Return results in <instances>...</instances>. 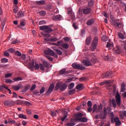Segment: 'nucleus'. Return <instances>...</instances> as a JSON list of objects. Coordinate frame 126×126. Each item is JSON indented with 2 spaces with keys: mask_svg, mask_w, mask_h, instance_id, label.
Returning a JSON list of instances; mask_svg holds the SVG:
<instances>
[{
  "mask_svg": "<svg viewBox=\"0 0 126 126\" xmlns=\"http://www.w3.org/2000/svg\"><path fill=\"white\" fill-rule=\"evenodd\" d=\"M34 68L36 70L39 69V68H40V65H39V64L35 63V64L34 65Z\"/></svg>",
  "mask_w": 126,
  "mask_h": 126,
  "instance_id": "nucleus-56",
  "label": "nucleus"
},
{
  "mask_svg": "<svg viewBox=\"0 0 126 126\" xmlns=\"http://www.w3.org/2000/svg\"><path fill=\"white\" fill-rule=\"evenodd\" d=\"M101 40H102V41H103V42H106V41H107V40H108V38H107V36H103L101 37Z\"/></svg>",
  "mask_w": 126,
  "mask_h": 126,
  "instance_id": "nucleus-51",
  "label": "nucleus"
},
{
  "mask_svg": "<svg viewBox=\"0 0 126 126\" xmlns=\"http://www.w3.org/2000/svg\"><path fill=\"white\" fill-rule=\"evenodd\" d=\"M110 117L111 124H114V119H115V114H114V113L111 112L110 113Z\"/></svg>",
  "mask_w": 126,
  "mask_h": 126,
  "instance_id": "nucleus-25",
  "label": "nucleus"
},
{
  "mask_svg": "<svg viewBox=\"0 0 126 126\" xmlns=\"http://www.w3.org/2000/svg\"><path fill=\"white\" fill-rule=\"evenodd\" d=\"M82 63H83L84 65H86V66H90V65H92L91 62H90L89 60H83L82 61Z\"/></svg>",
  "mask_w": 126,
  "mask_h": 126,
  "instance_id": "nucleus-10",
  "label": "nucleus"
},
{
  "mask_svg": "<svg viewBox=\"0 0 126 126\" xmlns=\"http://www.w3.org/2000/svg\"><path fill=\"white\" fill-rule=\"evenodd\" d=\"M51 116H52V117H56V116H57V113L55 111H51Z\"/></svg>",
  "mask_w": 126,
  "mask_h": 126,
  "instance_id": "nucleus-59",
  "label": "nucleus"
},
{
  "mask_svg": "<svg viewBox=\"0 0 126 126\" xmlns=\"http://www.w3.org/2000/svg\"><path fill=\"white\" fill-rule=\"evenodd\" d=\"M72 67L75 69H80L81 70H84L85 68L83 66H81L79 64L74 63L72 64Z\"/></svg>",
  "mask_w": 126,
  "mask_h": 126,
  "instance_id": "nucleus-3",
  "label": "nucleus"
},
{
  "mask_svg": "<svg viewBox=\"0 0 126 126\" xmlns=\"http://www.w3.org/2000/svg\"><path fill=\"white\" fill-rule=\"evenodd\" d=\"M106 116H105V115L103 114V111L100 112V113L99 114V119H101V120H105L106 118Z\"/></svg>",
  "mask_w": 126,
  "mask_h": 126,
  "instance_id": "nucleus-15",
  "label": "nucleus"
},
{
  "mask_svg": "<svg viewBox=\"0 0 126 126\" xmlns=\"http://www.w3.org/2000/svg\"><path fill=\"white\" fill-rule=\"evenodd\" d=\"M72 120L73 119H71L70 120V122L66 124L67 126H75L76 124H75V123L73 122Z\"/></svg>",
  "mask_w": 126,
  "mask_h": 126,
  "instance_id": "nucleus-18",
  "label": "nucleus"
},
{
  "mask_svg": "<svg viewBox=\"0 0 126 126\" xmlns=\"http://www.w3.org/2000/svg\"><path fill=\"white\" fill-rule=\"evenodd\" d=\"M92 40V39H91V36L88 37L86 40V43L87 44V45H89V44H90V43H91Z\"/></svg>",
  "mask_w": 126,
  "mask_h": 126,
  "instance_id": "nucleus-28",
  "label": "nucleus"
},
{
  "mask_svg": "<svg viewBox=\"0 0 126 126\" xmlns=\"http://www.w3.org/2000/svg\"><path fill=\"white\" fill-rule=\"evenodd\" d=\"M16 56H18V57H21L22 54L19 51H17L15 52Z\"/></svg>",
  "mask_w": 126,
  "mask_h": 126,
  "instance_id": "nucleus-55",
  "label": "nucleus"
},
{
  "mask_svg": "<svg viewBox=\"0 0 126 126\" xmlns=\"http://www.w3.org/2000/svg\"><path fill=\"white\" fill-rule=\"evenodd\" d=\"M5 88V89H7V91H9V94H11V90L10 89H8V87L6 86V85H0V91H3V89Z\"/></svg>",
  "mask_w": 126,
  "mask_h": 126,
  "instance_id": "nucleus-9",
  "label": "nucleus"
},
{
  "mask_svg": "<svg viewBox=\"0 0 126 126\" xmlns=\"http://www.w3.org/2000/svg\"><path fill=\"white\" fill-rule=\"evenodd\" d=\"M113 53L114 54H116V55H120L121 53H123V50H122L121 46H117L116 47V48H114Z\"/></svg>",
  "mask_w": 126,
  "mask_h": 126,
  "instance_id": "nucleus-4",
  "label": "nucleus"
},
{
  "mask_svg": "<svg viewBox=\"0 0 126 126\" xmlns=\"http://www.w3.org/2000/svg\"><path fill=\"white\" fill-rule=\"evenodd\" d=\"M95 112H97V105H96V104H94V106H93V113H95Z\"/></svg>",
  "mask_w": 126,
  "mask_h": 126,
  "instance_id": "nucleus-41",
  "label": "nucleus"
},
{
  "mask_svg": "<svg viewBox=\"0 0 126 126\" xmlns=\"http://www.w3.org/2000/svg\"><path fill=\"white\" fill-rule=\"evenodd\" d=\"M91 62L92 63H96L97 60L95 58H93L91 60Z\"/></svg>",
  "mask_w": 126,
  "mask_h": 126,
  "instance_id": "nucleus-60",
  "label": "nucleus"
},
{
  "mask_svg": "<svg viewBox=\"0 0 126 126\" xmlns=\"http://www.w3.org/2000/svg\"><path fill=\"white\" fill-rule=\"evenodd\" d=\"M12 89L15 91H18L20 89V86L17 85H13L12 86Z\"/></svg>",
  "mask_w": 126,
  "mask_h": 126,
  "instance_id": "nucleus-14",
  "label": "nucleus"
},
{
  "mask_svg": "<svg viewBox=\"0 0 126 126\" xmlns=\"http://www.w3.org/2000/svg\"><path fill=\"white\" fill-rule=\"evenodd\" d=\"M20 41L18 39H15V40L11 42L12 45H14L15 44H18V43H19Z\"/></svg>",
  "mask_w": 126,
  "mask_h": 126,
  "instance_id": "nucleus-47",
  "label": "nucleus"
},
{
  "mask_svg": "<svg viewBox=\"0 0 126 126\" xmlns=\"http://www.w3.org/2000/svg\"><path fill=\"white\" fill-rule=\"evenodd\" d=\"M62 46L63 47V49H68V44H65V43H63L62 45Z\"/></svg>",
  "mask_w": 126,
  "mask_h": 126,
  "instance_id": "nucleus-44",
  "label": "nucleus"
},
{
  "mask_svg": "<svg viewBox=\"0 0 126 126\" xmlns=\"http://www.w3.org/2000/svg\"><path fill=\"white\" fill-rule=\"evenodd\" d=\"M13 80H14L15 81H20L22 80V78L21 77H18L17 78H14L13 79Z\"/></svg>",
  "mask_w": 126,
  "mask_h": 126,
  "instance_id": "nucleus-50",
  "label": "nucleus"
},
{
  "mask_svg": "<svg viewBox=\"0 0 126 126\" xmlns=\"http://www.w3.org/2000/svg\"><path fill=\"white\" fill-rule=\"evenodd\" d=\"M19 118H20V119H25V120L27 119V117L26 115L23 114H21L18 115Z\"/></svg>",
  "mask_w": 126,
  "mask_h": 126,
  "instance_id": "nucleus-30",
  "label": "nucleus"
},
{
  "mask_svg": "<svg viewBox=\"0 0 126 126\" xmlns=\"http://www.w3.org/2000/svg\"><path fill=\"white\" fill-rule=\"evenodd\" d=\"M98 41H99V38H98V37L97 36L94 37L92 43V45L90 47L91 51H92V52H94L96 48H97V44H98Z\"/></svg>",
  "mask_w": 126,
  "mask_h": 126,
  "instance_id": "nucleus-1",
  "label": "nucleus"
},
{
  "mask_svg": "<svg viewBox=\"0 0 126 126\" xmlns=\"http://www.w3.org/2000/svg\"><path fill=\"white\" fill-rule=\"evenodd\" d=\"M94 3V1L93 0H91L88 3L89 6H92V5H93Z\"/></svg>",
  "mask_w": 126,
  "mask_h": 126,
  "instance_id": "nucleus-58",
  "label": "nucleus"
},
{
  "mask_svg": "<svg viewBox=\"0 0 126 126\" xmlns=\"http://www.w3.org/2000/svg\"><path fill=\"white\" fill-rule=\"evenodd\" d=\"M11 101L9 100H7L4 102V104L5 106H11Z\"/></svg>",
  "mask_w": 126,
  "mask_h": 126,
  "instance_id": "nucleus-34",
  "label": "nucleus"
},
{
  "mask_svg": "<svg viewBox=\"0 0 126 126\" xmlns=\"http://www.w3.org/2000/svg\"><path fill=\"white\" fill-rule=\"evenodd\" d=\"M94 24V19H93L89 20L86 23L88 26H90V25H92V24Z\"/></svg>",
  "mask_w": 126,
  "mask_h": 126,
  "instance_id": "nucleus-16",
  "label": "nucleus"
},
{
  "mask_svg": "<svg viewBox=\"0 0 126 126\" xmlns=\"http://www.w3.org/2000/svg\"><path fill=\"white\" fill-rule=\"evenodd\" d=\"M126 91V85L125 83H122L121 84V92H125Z\"/></svg>",
  "mask_w": 126,
  "mask_h": 126,
  "instance_id": "nucleus-31",
  "label": "nucleus"
},
{
  "mask_svg": "<svg viewBox=\"0 0 126 126\" xmlns=\"http://www.w3.org/2000/svg\"><path fill=\"white\" fill-rule=\"evenodd\" d=\"M39 67H40L41 70H45V68H46V67L43 65V64H40Z\"/></svg>",
  "mask_w": 126,
  "mask_h": 126,
  "instance_id": "nucleus-48",
  "label": "nucleus"
},
{
  "mask_svg": "<svg viewBox=\"0 0 126 126\" xmlns=\"http://www.w3.org/2000/svg\"><path fill=\"white\" fill-rule=\"evenodd\" d=\"M112 104L114 108H116L117 107V103H116V100L114 98H113L112 99Z\"/></svg>",
  "mask_w": 126,
  "mask_h": 126,
  "instance_id": "nucleus-38",
  "label": "nucleus"
},
{
  "mask_svg": "<svg viewBox=\"0 0 126 126\" xmlns=\"http://www.w3.org/2000/svg\"><path fill=\"white\" fill-rule=\"evenodd\" d=\"M75 92V89H73L72 90H69L68 91V94L69 95H72L74 94V93Z\"/></svg>",
  "mask_w": 126,
  "mask_h": 126,
  "instance_id": "nucleus-45",
  "label": "nucleus"
},
{
  "mask_svg": "<svg viewBox=\"0 0 126 126\" xmlns=\"http://www.w3.org/2000/svg\"><path fill=\"white\" fill-rule=\"evenodd\" d=\"M118 35L119 38H120V39H125V35H124V34H123L122 33L119 32Z\"/></svg>",
  "mask_w": 126,
  "mask_h": 126,
  "instance_id": "nucleus-39",
  "label": "nucleus"
},
{
  "mask_svg": "<svg viewBox=\"0 0 126 126\" xmlns=\"http://www.w3.org/2000/svg\"><path fill=\"white\" fill-rule=\"evenodd\" d=\"M9 52L6 50V51H5V52H4V56H5V57H9Z\"/></svg>",
  "mask_w": 126,
  "mask_h": 126,
  "instance_id": "nucleus-61",
  "label": "nucleus"
},
{
  "mask_svg": "<svg viewBox=\"0 0 126 126\" xmlns=\"http://www.w3.org/2000/svg\"><path fill=\"white\" fill-rule=\"evenodd\" d=\"M51 32H53V30L51 28H50V27L48 26V29L46 31H44L45 33H47V34H50Z\"/></svg>",
  "mask_w": 126,
  "mask_h": 126,
  "instance_id": "nucleus-26",
  "label": "nucleus"
},
{
  "mask_svg": "<svg viewBox=\"0 0 126 126\" xmlns=\"http://www.w3.org/2000/svg\"><path fill=\"white\" fill-rule=\"evenodd\" d=\"M115 123V126H121V124H122V122L120 120V118L119 117H116L113 119V123Z\"/></svg>",
  "mask_w": 126,
  "mask_h": 126,
  "instance_id": "nucleus-6",
  "label": "nucleus"
},
{
  "mask_svg": "<svg viewBox=\"0 0 126 126\" xmlns=\"http://www.w3.org/2000/svg\"><path fill=\"white\" fill-rule=\"evenodd\" d=\"M43 64L44 65L45 68H48V67H49V64H48L47 62H46V61L43 62Z\"/></svg>",
  "mask_w": 126,
  "mask_h": 126,
  "instance_id": "nucleus-43",
  "label": "nucleus"
},
{
  "mask_svg": "<svg viewBox=\"0 0 126 126\" xmlns=\"http://www.w3.org/2000/svg\"><path fill=\"white\" fill-rule=\"evenodd\" d=\"M49 41H50V42H56V41H59V39L57 37H52L50 38Z\"/></svg>",
  "mask_w": 126,
  "mask_h": 126,
  "instance_id": "nucleus-35",
  "label": "nucleus"
},
{
  "mask_svg": "<svg viewBox=\"0 0 126 126\" xmlns=\"http://www.w3.org/2000/svg\"><path fill=\"white\" fill-rule=\"evenodd\" d=\"M102 108H103V107L102 106V104L98 105L97 110L96 111V113H99L101 112H103V111L102 110Z\"/></svg>",
  "mask_w": 126,
  "mask_h": 126,
  "instance_id": "nucleus-27",
  "label": "nucleus"
},
{
  "mask_svg": "<svg viewBox=\"0 0 126 126\" xmlns=\"http://www.w3.org/2000/svg\"><path fill=\"white\" fill-rule=\"evenodd\" d=\"M11 76H12V73H10L5 74V78H8V77H11Z\"/></svg>",
  "mask_w": 126,
  "mask_h": 126,
  "instance_id": "nucleus-49",
  "label": "nucleus"
},
{
  "mask_svg": "<svg viewBox=\"0 0 126 126\" xmlns=\"http://www.w3.org/2000/svg\"><path fill=\"white\" fill-rule=\"evenodd\" d=\"M46 9H47V10H50V11H52L53 9H54V6L52 5H49L47 6Z\"/></svg>",
  "mask_w": 126,
  "mask_h": 126,
  "instance_id": "nucleus-32",
  "label": "nucleus"
},
{
  "mask_svg": "<svg viewBox=\"0 0 126 126\" xmlns=\"http://www.w3.org/2000/svg\"><path fill=\"white\" fill-rule=\"evenodd\" d=\"M24 16V13L22 11H20L18 13L17 16H16V19H18L19 17H23Z\"/></svg>",
  "mask_w": 126,
  "mask_h": 126,
  "instance_id": "nucleus-13",
  "label": "nucleus"
},
{
  "mask_svg": "<svg viewBox=\"0 0 126 126\" xmlns=\"http://www.w3.org/2000/svg\"><path fill=\"white\" fill-rule=\"evenodd\" d=\"M30 66L31 68L34 67V61L32 60V61L30 63Z\"/></svg>",
  "mask_w": 126,
  "mask_h": 126,
  "instance_id": "nucleus-54",
  "label": "nucleus"
},
{
  "mask_svg": "<svg viewBox=\"0 0 126 126\" xmlns=\"http://www.w3.org/2000/svg\"><path fill=\"white\" fill-rule=\"evenodd\" d=\"M7 51L9 52L11 54H13L14 52H15V49H14L13 48H10L7 50Z\"/></svg>",
  "mask_w": 126,
  "mask_h": 126,
  "instance_id": "nucleus-36",
  "label": "nucleus"
},
{
  "mask_svg": "<svg viewBox=\"0 0 126 126\" xmlns=\"http://www.w3.org/2000/svg\"><path fill=\"white\" fill-rule=\"evenodd\" d=\"M7 62H8V60L6 58H3L1 60V63H6Z\"/></svg>",
  "mask_w": 126,
  "mask_h": 126,
  "instance_id": "nucleus-40",
  "label": "nucleus"
},
{
  "mask_svg": "<svg viewBox=\"0 0 126 126\" xmlns=\"http://www.w3.org/2000/svg\"><path fill=\"white\" fill-rule=\"evenodd\" d=\"M115 99L118 106H121V95L117 94L115 95Z\"/></svg>",
  "mask_w": 126,
  "mask_h": 126,
  "instance_id": "nucleus-7",
  "label": "nucleus"
},
{
  "mask_svg": "<svg viewBox=\"0 0 126 126\" xmlns=\"http://www.w3.org/2000/svg\"><path fill=\"white\" fill-rule=\"evenodd\" d=\"M35 3L38 5H44V4L46 3V2L44 0H41L39 1H36Z\"/></svg>",
  "mask_w": 126,
  "mask_h": 126,
  "instance_id": "nucleus-12",
  "label": "nucleus"
},
{
  "mask_svg": "<svg viewBox=\"0 0 126 126\" xmlns=\"http://www.w3.org/2000/svg\"><path fill=\"white\" fill-rule=\"evenodd\" d=\"M20 25L21 26H25V25H26V23H25V22L24 21H20Z\"/></svg>",
  "mask_w": 126,
  "mask_h": 126,
  "instance_id": "nucleus-63",
  "label": "nucleus"
},
{
  "mask_svg": "<svg viewBox=\"0 0 126 126\" xmlns=\"http://www.w3.org/2000/svg\"><path fill=\"white\" fill-rule=\"evenodd\" d=\"M39 29L42 31H46L47 29H49V26H41L39 27Z\"/></svg>",
  "mask_w": 126,
  "mask_h": 126,
  "instance_id": "nucleus-17",
  "label": "nucleus"
},
{
  "mask_svg": "<svg viewBox=\"0 0 126 126\" xmlns=\"http://www.w3.org/2000/svg\"><path fill=\"white\" fill-rule=\"evenodd\" d=\"M6 83H12L13 81L12 80H10V79H7L5 80Z\"/></svg>",
  "mask_w": 126,
  "mask_h": 126,
  "instance_id": "nucleus-57",
  "label": "nucleus"
},
{
  "mask_svg": "<svg viewBox=\"0 0 126 126\" xmlns=\"http://www.w3.org/2000/svg\"><path fill=\"white\" fill-rule=\"evenodd\" d=\"M74 87V83H71L68 86V89H72Z\"/></svg>",
  "mask_w": 126,
  "mask_h": 126,
  "instance_id": "nucleus-46",
  "label": "nucleus"
},
{
  "mask_svg": "<svg viewBox=\"0 0 126 126\" xmlns=\"http://www.w3.org/2000/svg\"><path fill=\"white\" fill-rule=\"evenodd\" d=\"M67 87V85L66 84H62L61 83H58L55 87V90L57 91L60 89L61 91H64Z\"/></svg>",
  "mask_w": 126,
  "mask_h": 126,
  "instance_id": "nucleus-2",
  "label": "nucleus"
},
{
  "mask_svg": "<svg viewBox=\"0 0 126 126\" xmlns=\"http://www.w3.org/2000/svg\"><path fill=\"white\" fill-rule=\"evenodd\" d=\"M87 118L85 117L80 118V122L81 123H86L87 122Z\"/></svg>",
  "mask_w": 126,
  "mask_h": 126,
  "instance_id": "nucleus-29",
  "label": "nucleus"
},
{
  "mask_svg": "<svg viewBox=\"0 0 126 126\" xmlns=\"http://www.w3.org/2000/svg\"><path fill=\"white\" fill-rule=\"evenodd\" d=\"M44 53L45 55H49V56H55L56 54L53 50L50 49H47L44 50Z\"/></svg>",
  "mask_w": 126,
  "mask_h": 126,
  "instance_id": "nucleus-5",
  "label": "nucleus"
},
{
  "mask_svg": "<svg viewBox=\"0 0 126 126\" xmlns=\"http://www.w3.org/2000/svg\"><path fill=\"white\" fill-rule=\"evenodd\" d=\"M118 20L115 21L114 23V25L118 27V28H121L122 27V23L118 22Z\"/></svg>",
  "mask_w": 126,
  "mask_h": 126,
  "instance_id": "nucleus-19",
  "label": "nucleus"
},
{
  "mask_svg": "<svg viewBox=\"0 0 126 126\" xmlns=\"http://www.w3.org/2000/svg\"><path fill=\"white\" fill-rule=\"evenodd\" d=\"M66 118H67V112L64 111L63 117L61 119V121L62 122H64V121H65V119H66Z\"/></svg>",
  "mask_w": 126,
  "mask_h": 126,
  "instance_id": "nucleus-22",
  "label": "nucleus"
},
{
  "mask_svg": "<svg viewBox=\"0 0 126 126\" xmlns=\"http://www.w3.org/2000/svg\"><path fill=\"white\" fill-rule=\"evenodd\" d=\"M112 71L110 72H107L106 73H105V74H104L105 76L104 77H107V78H111V76H112Z\"/></svg>",
  "mask_w": 126,
  "mask_h": 126,
  "instance_id": "nucleus-20",
  "label": "nucleus"
},
{
  "mask_svg": "<svg viewBox=\"0 0 126 126\" xmlns=\"http://www.w3.org/2000/svg\"><path fill=\"white\" fill-rule=\"evenodd\" d=\"M84 14H89L91 12V8L87 7L83 10Z\"/></svg>",
  "mask_w": 126,
  "mask_h": 126,
  "instance_id": "nucleus-11",
  "label": "nucleus"
},
{
  "mask_svg": "<svg viewBox=\"0 0 126 126\" xmlns=\"http://www.w3.org/2000/svg\"><path fill=\"white\" fill-rule=\"evenodd\" d=\"M76 89H78V90H82V89H83V85L82 84H78L76 87Z\"/></svg>",
  "mask_w": 126,
  "mask_h": 126,
  "instance_id": "nucleus-24",
  "label": "nucleus"
},
{
  "mask_svg": "<svg viewBox=\"0 0 126 126\" xmlns=\"http://www.w3.org/2000/svg\"><path fill=\"white\" fill-rule=\"evenodd\" d=\"M125 117H126V111H123L122 113L120 114V118L122 120L125 119Z\"/></svg>",
  "mask_w": 126,
  "mask_h": 126,
  "instance_id": "nucleus-23",
  "label": "nucleus"
},
{
  "mask_svg": "<svg viewBox=\"0 0 126 126\" xmlns=\"http://www.w3.org/2000/svg\"><path fill=\"white\" fill-rule=\"evenodd\" d=\"M53 19H54L55 21H58L59 20H61L62 16H61L60 15L55 16L53 17Z\"/></svg>",
  "mask_w": 126,
  "mask_h": 126,
  "instance_id": "nucleus-21",
  "label": "nucleus"
},
{
  "mask_svg": "<svg viewBox=\"0 0 126 126\" xmlns=\"http://www.w3.org/2000/svg\"><path fill=\"white\" fill-rule=\"evenodd\" d=\"M55 87V85L54 84H51L49 87L48 90H47L46 92V94L47 95H50L52 92H53V90H54V88Z\"/></svg>",
  "mask_w": 126,
  "mask_h": 126,
  "instance_id": "nucleus-8",
  "label": "nucleus"
},
{
  "mask_svg": "<svg viewBox=\"0 0 126 126\" xmlns=\"http://www.w3.org/2000/svg\"><path fill=\"white\" fill-rule=\"evenodd\" d=\"M36 89V85L33 84L32 85L31 88L30 89L31 91H33Z\"/></svg>",
  "mask_w": 126,
  "mask_h": 126,
  "instance_id": "nucleus-52",
  "label": "nucleus"
},
{
  "mask_svg": "<svg viewBox=\"0 0 126 126\" xmlns=\"http://www.w3.org/2000/svg\"><path fill=\"white\" fill-rule=\"evenodd\" d=\"M39 13L40 14V15H41V16H45V15H46V11L44 10L39 11Z\"/></svg>",
  "mask_w": 126,
  "mask_h": 126,
  "instance_id": "nucleus-42",
  "label": "nucleus"
},
{
  "mask_svg": "<svg viewBox=\"0 0 126 126\" xmlns=\"http://www.w3.org/2000/svg\"><path fill=\"white\" fill-rule=\"evenodd\" d=\"M55 52L59 56H62V55H63V52L59 49H56Z\"/></svg>",
  "mask_w": 126,
  "mask_h": 126,
  "instance_id": "nucleus-37",
  "label": "nucleus"
},
{
  "mask_svg": "<svg viewBox=\"0 0 126 126\" xmlns=\"http://www.w3.org/2000/svg\"><path fill=\"white\" fill-rule=\"evenodd\" d=\"M113 44L107 42V44L106 45L107 48H111V47H113Z\"/></svg>",
  "mask_w": 126,
  "mask_h": 126,
  "instance_id": "nucleus-62",
  "label": "nucleus"
},
{
  "mask_svg": "<svg viewBox=\"0 0 126 126\" xmlns=\"http://www.w3.org/2000/svg\"><path fill=\"white\" fill-rule=\"evenodd\" d=\"M87 105L89 107H92V101H91V100H89L88 101Z\"/></svg>",
  "mask_w": 126,
  "mask_h": 126,
  "instance_id": "nucleus-53",
  "label": "nucleus"
},
{
  "mask_svg": "<svg viewBox=\"0 0 126 126\" xmlns=\"http://www.w3.org/2000/svg\"><path fill=\"white\" fill-rule=\"evenodd\" d=\"M24 104H25L26 106H30L31 105V103L29 101H25L24 102Z\"/></svg>",
  "mask_w": 126,
  "mask_h": 126,
  "instance_id": "nucleus-64",
  "label": "nucleus"
},
{
  "mask_svg": "<svg viewBox=\"0 0 126 126\" xmlns=\"http://www.w3.org/2000/svg\"><path fill=\"white\" fill-rule=\"evenodd\" d=\"M65 70H66L65 68H63L59 71V74L60 75H62V74H64V73H65Z\"/></svg>",
  "mask_w": 126,
  "mask_h": 126,
  "instance_id": "nucleus-33",
  "label": "nucleus"
}]
</instances>
